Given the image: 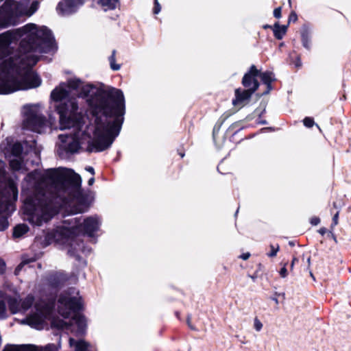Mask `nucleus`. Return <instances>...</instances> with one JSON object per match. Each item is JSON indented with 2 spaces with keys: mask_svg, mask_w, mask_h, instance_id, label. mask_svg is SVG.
Instances as JSON below:
<instances>
[{
  "mask_svg": "<svg viewBox=\"0 0 351 351\" xmlns=\"http://www.w3.org/2000/svg\"><path fill=\"white\" fill-rule=\"evenodd\" d=\"M114 105L101 92L77 78L62 83L51 93L60 115V129L72 130L69 135H60V147L71 153L87 144L89 152H101L108 148L118 136L121 121L118 108L123 106L124 97L119 90L112 93Z\"/></svg>",
  "mask_w": 351,
  "mask_h": 351,
  "instance_id": "obj_1",
  "label": "nucleus"
},
{
  "mask_svg": "<svg viewBox=\"0 0 351 351\" xmlns=\"http://www.w3.org/2000/svg\"><path fill=\"white\" fill-rule=\"evenodd\" d=\"M19 65L14 63L13 57H5L0 62V94H9L19 90H27L38 87L41 84L40 77L34 72L27 71L21 82L13 77L14 73L28 69L36 64L38 59L32 55L15 60Z\"/></svg>",
  "mask_w": 351,
  "mask_h": 351,
  "instance_id": "obj_2",
  "label": "nucleus"
},
{
  "mask_svg": "<svg viewBox=\"0 0 351 351\" xmlns=\"http://www.w3.org/2000/svg\"><path fill=\"white\" fill-rule=\"evenodd\" d=\"M21 38V47L24 51L46 52L44 46L53 45V39L51 32L45 27H38L29 23L15 32L0 36V54L8 48L12 39Z\"/></svg>",
  "mask_w": 351,
  "mask_h": 351,
  "instance_id": "obj_3",
  "label": "nucleus"
},
{
  "mask_svg": "<svg viewBox=\"0 0 351 351\" xmlns=\"http://www.w3.org/2000/svg\"><path fill=\"white\" fill-rule=\"evenodd\" d=\"M99 220L97 217H89L84 221V223L80 220L75 219V223L71 226L64 224L59 227L53 234H47L44 240L40 239V243L46 246L50 244L53 240L59 241L64 238H69L73 234L83 232L91 236L93 233L99 228Z\"/></svg>",
  "mask_w": 351,
  "mask_h": 351,
  "instance_id": "obj_4",
  "label": "nucleus"
},
{
  "mask_svg": "<svg viewBox=\"0 0 351 351\" xmlns=\"http://www.w3.org/2000/svg\"><path fill=\"white\" fill-rule=\"evenodd\" d=\"M257 73L258 69L255 66L252 65L250 67V71L243 76L242 84L247 89L241 90V88H237L235 90V98L232 100L234 106L239 108L243 106L245 102L250 99L252 95L257 90L258 83L254 80L253 86L251 87V83L249 81V78L254 77Z\"/></svg>",
  "mask_w": 351,
  "mask_h": 351,
  "instance_id": "obj_5",
  "label": "nucleus"
},
{
  "mask_svg": "<svg viewBox=\"0 0 351 351\" xmlns=\"http://www.w3.org/2000/svg\"><path fill=\"white\" fill-rule=\"evenodd\" d=\"M58 213L51 201H42L32 213H28L27 219L33 224L40 226L47 222Z\"/></svg>",
  "mask_w": 351,
  "mask_h": 351,
  "instance_id": "obj_6",
  "label": "nucleus"
},
{
  "mask_svg": "<svg viewBox=\"0 0 351 351\" xmlns=\"http://www.w3.org/2000/svg\"><path fill=\"white\" fill-rule=\"evenodd\" d=\"M81 305L78 293H66L58 300V312L64 317L67 318L75 309Z\"/></svg>",
  "mask_w": 351,
  "mask_h": 351,
  "instance_id": "obj_7",
  "label": "nucleus"
},
{
  "mask_svg": "<svg viewBox=\"0 0 351 351\" xmlns=\"http://www.w3.org/2000/svg\"><path fill=\"white\" fill-rule=\"evenodd\" d=\"M83 3V0H62L59 3L57 10L62 14H71Z\"/></svg>",
  "mask_w": 351,
  "mask_h": 351,
  "instance_id": "obj_8",
  "label": "nucleus"
},
{
  "mask_svg": "<svg viewBox=\"0 0 351 351\" xmlns=\"http://www.w3.org/2000/svg\"><path fill=\"white\" fill-rule=\"evenodd\" d=\"M38 4L37 2H34L31 7L28 8L27 2L23 1L20 3H14L13 8L16 15L21 16L25 15L29 16L32 15L38 9Z\"/></svg>",
  "mask_w": 351,
  "mask_h": 351,
  "instance_id": "obj_9",
  "label": "nucleus"
},
{
  "mask_svg": "<svg viewBox=\"0 0 351 351\" xmlns=\"http://www.w3.org/2000/svg\"><path fill=\"white\" fill-rule=\"evenodd\" d=\"M45 124L46 122L43 117L35 115L27 118L25 122V127L36 132L41 133L43 131Z\"/></svg>",
  "mask_w": 351,
  "mask_h": 351,
  "instance_id": "obj_10",
  "label": "nucleus"
},
{
  "mask_svg": "<svg viewBox=\"0 0 351 351\" xmlns=\"http://www.w3.org/2000/svg\"><path fill=\"white\" fill-rule=\"evenodd\" d=\"M33 298L27 296L22 302H18L15 298L9 300V307L12 313L26 311L32 305Z\"/></svg>",
  "mask_w": 351,
  "mask_h": 351,
  "instance_id": "obj_11",
  "label": "nucleus"
},
{
  "mask_svg": "<svg viewBox=\"0 0 351 351\" xmlns=\"http://www.w3.org/2000/svg\"><path fill=\"white\" fill-rule=\"evenodd\" d=\"M38 313L28 318L29 324L33 327L39 328L43 324L45 319H47V311L45 309L41 310L38 308Z\"/></svg>",
  "mask_w": 351,
  "mask_h": 351,
  "instance_id": "obj_12",
  "label": "nucleus"
},
{
  "mask_svg": "<svg viewBox=\"0 0 351 351\" xmlns=\"http://www.w3.org/2000/svg\"><path fill=\"white\" fill-rule=\"evenodd\" d=\"M287 29V25H280L278 23H276L273 29L275 37L278 39H282L286 34Z\"/></svg>",
  "mask_w": 351,
  "mask_h": 351,
  "instance_id": "obj_13",
  "label": "nucleus"
},
{
  "mask_svg": "<svg viewBox=\"0 0 351 351\" xmlns=\"http://www.w3.org/2000/svg\"><path fill=\"white\" fill-rule=\"evenodd\" d=\"M117 2V0H98V3L105 11L114 9Z\"/></svg>",
  "mask_w": 351,
  "mask_h": 351,
  "instance_id": "obj_14",
  "label": "nucleus"
},
{
  "mask_svg": "<svg viewBox=\"0 0 351 351\" xmlns=\"http://www.w3.org/2000/svg\"><path fill=\"white\" fill-rule=\"evenodd\" d=\"M69 343L71 347H74L75 351H86L88 345L84 341H75L73 339H70Z\"/></svg>",
  "mask_w": 351,
  "mask_h": 351,
  "instance_id": "obj_15",
  "label": "nucleus"
},
{
  "mask_svg": "<svg viewBox=\"0 0 351 351\" xmlns=\"http://www.w3.org/2000/svg\"><path fill=\"white\" fill-rule=\"evenodd\" d=\"M8 190L10 193V196L8 197L9 201H16L18 197V189L14 183L11 182L9 184Z\"/></svg>",
  "mask_w": 351,
  "mask_h": 351,
  "instance_id": "obj_16",
  "label": "nucleus"
},
{
  "mask_svg": "<svg viewBox=\"0 0 351 351\" xmlns=\"http://www.w3.org/2000/svg\"><path fill=\"white\" fill-rule=\"evenodd\" d=\"M28 231V227L25 224H20L15 227L14 232H13V236L14 237H20L23 236L24 234L27 232Z\"/></svg>",
  "mask_w": 351,
  "mask_h": 351,
  "instance_id": "obj_17",
  "label": "nucleus"
},
{
  "mask_svg": "<svg viewBox=\"0 0 351 351\" xmlns=\"http://www.w3.org/2000/svg\"><path fill=\"white\" fill-rule=\"evenodd\" d=\"M258 77H260L262 81L267 85H269L274 80V75L272 73L270 72H265L262 73L259 72Z\"/></svg>",
  "mask_w": 351,
  "mask_h": 351,
  "instance_id": "obj_18",
  "label": "nucleus"
},
{
  "mask_svg": "<svg viewBox=\"0 0 351 351\" xmlns=\"http://www.w3.org/2000/svg\"><path fill=\"white\" fill-rule=\"evenodd\" d=\"M77 324L80 330H82L86 326V321L84 317L75 316L72 319L71 324Z\"/></svg>",
  "mask_w": 351,
  "mask_h": 351,
  "instance_id": "obj_19",
  "label": "nucleus"
},
{
  "mask_svg": "<svg viewBox=\"0 0 351 351\" xmlns=\"http://www.w3.org/2000/svg\"><path fill=\"white\" fill-rule=\"evenodd\" d=\"M110 67L114 71H118L120 69V65L115 63V51H113L112 54L109 58Z\"/></svg>",
  "mask_w": 351,
  "mask_h": 351,
  "instance_id": "obj_20",
  "label": "nucleus"
},
{
  "mask_svg": "<svg viewBox=\"0 0 351 351\" xmlns=\"http://www.w3.org/2000/svg\"><path fill=\"white\" fill-rule=\"evenodd\" d=\"M10 166L14 170H19L21 168V162L18 159H12L10 160Z\"/></svg>",
  "mask_w": 351,
  "mask_h": 351,
  "instance_id": "obj_21",
  "label": "nucleus"
},
{
  "mask_svg": "<svg viewBox=\"0 0 351 351\" xmlns=\"http://www.w3.org/2000/svg\"><path fill=\"white\" fill-rule=\"evenodd\" d=\"M270 249L271 252L268 253L267 255L269 257H274L276 256L278 252L279 251L280 247L278 244L276 245H270Z\"/></svg>",
  "mask_w": 351,
  "mask_h": 351,
  "instance_id": "obj_22",
  "label": "nucleus"
},
{
  "mask_svg": "<svg viewBox=\"0 0 351 351\" xmlns=\"http://www.w3.org/2000/svg\"><path fill=\"white\" fill-rule=\"evenodd\" d=\"M254 328L258 332L261 331L263 328V324L257 318H255L254 320Z\"/></svg>",
  "mask_w": 351,
  "mask_h": 351,
  "instance_id": "obj_23",
  "label": "nucleus"
},
{
  "mask_svg": "<svg viewBox=\"0 0 351 351\" xmlns=\"http://www.w3.org/2000/svg\"><path fill=\"white\" fill-rule=\"evenodd\" d=\"M304 125L307 128H311L314 125V121L312 118L306 117L303 120Z\"/></svg>",
  "mask_w": 351,
  "mask_h": 351,
  "instance_id": "obj_24",
  "label": "nucleus"
},
{
  "mask_svg": "<svg viewBox=\"0 0 351 351\" xmlns=\"http://www.w3.org/2000/svg\"><path fill=\"white\" fill-rule=\"evenodd\" d=\"M8 226V222L5 218H0V230H5Z\"/></svg>",
  "mask_w": 351,
  "mask_h": 351,
  "instance_id": "obj_25",
  "label": "nucleus"
},
{
  "mask_svg": "<svg viewBox=\"0 0 351 351\" xmlns=\"http://www.w3.org/2000/svg\"><path fill=\"white\" fill-rule=\"evenodd\" d=\"M298 20V16L295 12H291L289 16L288 23H290L291 22L295 23Z\"/></svg>",
  "mask_w": 351,
  "mask_h": 351,
  "instance_id": "obj_26",
  "label": "nucleus"
},
{
  "mask_svg": "<svg viewBox=\"0 0 351 351\" xmlns=\"http://www.w3.org/2000/svg\"><path fill=\"white\" fill-rule=\"evenodd\" d=\"M5 316V306L4 303L0 301V318L4 317Z\"/></svg>",
  "mask_w": 351,
  "mask_h": 351,
  "instance_id": "obj_27",
  "label": "nucleus"
},
{
  "mask_svg": "<svg viewBox=\"0 0 351 351\" xmlns=\"http://www.w3.org/2000/svg\"><path fill=\"white\" fill-rule=\"evenodd\" d=\"M339 211H337L336 213V214L333 216V218H332V226L331 228H333L334 226H337L339 223Z\"/></svg>",
  "mask_w": 351,
  "mask_h": 351,
  "instance_id": "obj_28",
  "label": "nucleus"
},
{
  "mask_svg": "<svg viewBox=\"0 0 351 351\" xmlns=\"http://www.w3.org/2000/svg\"><path fill=\"white\" fill-rule=\"evenodd\" d=\"M161 7L158 1V0H155L154 8V13L158 14L160 11Z\"/></svg>",
  "mask_w": 351,
  "mask_h": 351,
  "instance_id": "obj_29",
  "label": "nucleus"
},
{
  "mask_svg": "<svg viewBox=\"0 0 351 351\" xmlns=\"http://www.w3.org/2000/svg\"><path fill=\"white\" fill-rule=\"evenodd\" d=\"M281 7H278L274 10V15L276 18L280 19L281 17Z\"/></svg>",
  "mask_w": 351,
  "mask_h": 351,
  "instance_id": "obj_30",
  "label": "nucleus"
},
{
  "mask_svg": "<svg viewBox=\"0 0 351 351\" xmlns=\"http://www.w3.org/2000/svg\"><path fill=\"white\" fill-rule=\"evenodd\" d=\"M51 324H52V326H53L55 327L60 328H63L66 326V323L64 322H60V323H57L56 322L53 321V322H52Z\"/></svg>",
  "mask_w": 351,
  "mask_h": 351,
  "instance_id": "obj_31",
  "label": "nucleus"
},
{
  "mask_svg": "<svg viewBox=\"0 0 351 351\" xmlns=\"http://www.w3.org/2000/svg\"><path fill=\"white\" fill-rule=\"evenodd\" d=\"M13 150L16 154H19L22 151V148L20 144H15L13 147Z\"/></svg>",
  "mask_w": 351,
  "mask_h": 351,
  "instance_id": "obj_32",
  "label": "nucleus"
},
{
  "mask_svg": "<svg viewBox=\"0 0 351 351\" xmlns=\"http://www.w3.org/2000/svg\"><path fill=\"white\" fill-rule=\"evenodd\" d=\"M320 222V219L317 217H313L311 219V223L313 226H317Z\"/></svg>",
  "mask_w": 351,
  "mask_h": 351,
  "instance_id": "obj_33",
  "label": "nucleus"
},
{
  "mask_svg": "<svg viewBox=\"0 0 351 351\" xmlns=\"http://www.w3.org/2000/svg\"><path fill=\"white\" fill-rule=\"evenodd\" d=\"M280 274L282 278H285L287 276V270L285 265L280 269Z\"/></svg>",
  "mask_w": 351,
  "mask_h": 351,
  "instance_id": "obj_34",
  "label": "nucleus"
},
{
  "mask_svg": "<svg viewBox=\"0 0 351 351\" xmlns=\"http://www.w3.org/2000/svg\"><path fill=\"white\" fill-rule=\"evenodd\" d=\"M258 75H259V71H258V73L256 75H254V77H252L249 78V81L251 83V87L253 86L254 80H256L258 82L256 77H258Z\"/></svg>",
  "mask_w": 351,
  "mask_h": 351,
  "instance_id": "obj_35",
  "label": "nucleus"
},
{
  "mask_svg": "<svg viewBox=\"0 0 351 351\" xmlns=\"http://www.w3.org/2000/svg\"><path fill=\"white\" fill-rule=\"evenodd\" d=\"M5 263L1 259H0V274L3 272L5 270Z\"/></svg>",
  "mask_w": 351,
  "mask_h": 351,
  "instance_id": "obj_36",
  "label": "nucleus"
},
{
  "mask_svg": "<svg viewBox=\"0 0 351 351\" xmlns=\"http://www.w3.org/2000/svg\"><path fill=\"white\" fill-rule=\"evenodd\" d=\"M250 254L249 252L244 253L240 256V258L243 260H247L250 258Z\"/></svg>",
  "mask_w": 351,
  "mask_h": 351,
  "instance_id": "obj_37",
  "label": "nucleus"
},
{
  "mask_svg": "<svg viewBox=\"0 0 351 351\" xmlns=\"http://www.w3.org/2000/svg\"><path fill=\"white\" fill-rule=\"evenodd\" d=\"M86 170L88 171V172H90L91 174H94L95 173V171H94V169L92 167H88L86 168Z\"/></svg>",
  "mask_w": 351,
  "mask_h": 351,
  "instance_id": "obj_38",
  "label": "nucleus"
},
{
  "mask_svg": "<svg viewBox=\"0 0 351 351\" xmlns=\"http://www.w3.org/2000/svg\"><path fill=\"white\" fill-rule=\"evenodd\" d=\"M187 324L188 326L190 327L191 329L192 330H195V328L191 324V318L190 317H188L187 318Z\"/></svg>",
  "mask_w": 351,
  "mask_h": 351,
  "instance_id": "obj_39",
  "label": "nucleus"
},
{
  "mask_svg": "<svg viewBox=\"0 0 351 351\" xmlns=\"http://www.w3.org/2000/svg\"><path fill=\"white\" fill-rule=\"evenodd\" d=\"M319 232L322 234V235H324L326 232V229L324 228H322L319 230Z\"/></svg>",
  "mask_w": 351,
  "mask_h": 351,
  "instance_id": "obj_40",
  "label": "nucleus"
},
{
  "mask_svg": "<svg viewBox=\"0 0 351 351\" xmlns=\"http://www.w3.org/2000/svg\"><path fill=\"white\" fill-rule=\"evenodd\" d=\"M298 258H293V261H292V263H291V269H293L294 264H295L296 262H298Z\"/></svg>",
  "mask_w": 351,
  "mask_h": 351,
  "instance_id": "obj_41",
  "label": "nucleus"
},
{
  "mask_svg": "<svg viewBox=\"0 0 351 351\" xmlns=\"http://www.w3.org/2000/svg\"><path fill=\"white\" fill-rule=\"evenodd\" d=\"M93 182H94V178H90V179L88 180V184H89V185H92V184H93Z\"/></svg>",
  "mask_w": 351,
  "mask_h": 351,
  "instance_id": "obj_42",
  "label": "nucleus"
},
{
  "mask_svg": "<svg viewBox=\"0 0 351 351\" xmlns=\"http://www.w3.org/2000/svg\"><path fill=\"white\" fill-rule=\"evenodd\" d=\"M23 263H22L21 265H19L18 268L16 270V272H17V271L21 269V267L23 266Z\"/></svg>",
  "mask_w": 351,
  "mask_h": 351,
  "instance_id": "obj_43",
  "label": "nucleus"
},
{
  "mask_svg": "<svg viewBox=\"0 0 351 351\" xmlns=\"http://www.w3.org/2000/svg\"><path fill=\"white\" fill-rule=\"evenodd\" d=\"M75 177L77 180H80V176H79V175L75 174Z\"/></svg>",
  "mask_w": 351,
  "mask_h": 351,
  "instance_id": "obj_44",
  "label": "nucleus"
},
{
  "mask_svg": "<svg viewBox=\"0 0 351 351\" xmlns=\"http://www.w3.org/2000/svg\"><path fill=\"white\" fill-rule=\"evenodd\" d=\"M307 262H310V258H308Z\"/></svg>",
  "mask_w": 351,
  "mask_h": 351,
  "instance_id": "obj_45",
  "label": "nucleus"
},
{
  "mask_svg": "<svg viewBox=\"0 0 351 351\" xmlns=\"http://www.w3.org/2000/svg\"><path fill=\"white\" fill-rule=\"evenodd\" d=\"M289 4H291V1H290V0H289Z\"/></svg>",
  "mask_w": 351,
  "mask_h": 351,
  "instance_id": "obj_46",
  "label": "nucleus"
}]
</instances>
